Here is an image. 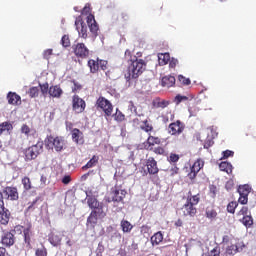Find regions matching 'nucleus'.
I'll return each mask as SVG.
<instances>
[{"label": "nucleus", "mask_w": 256, "mask_h": 256, "mask_svg": "<svg viewBox=\"0 0 256 256\" xmlns=\"http://www.w3.org/2000/svg\"><path fill=\"white\" fill-rule=\"evenodd\" d=\"M131 63L129 64L127 71L124 75L126 81H131L132 79H139L140 75H143L145 69H147V63L145 60L139 59L134 56V60H130Z\"/></svg>", "instance_id": "1"}, {"label": "nucleus", "mask_w": 256, "mask_h": 256, "mask_svg": "<svg viewBox=\"0 0 256 256\" xmlns=\"http://www.w3.org/2000/svg\"><path fill=\"white\" fill-rule=\"evenodd\" d=\"M199 201H201L199 194L193 195V193L189 191L186 203L181 208L183 217H195L197 215V207H195V205H199Z\"/></svg>", "instance_id": "2"}, {"label": "nucleus", "mask_w": 256, "mask_h": 256, "mask_svg": "<svg viewBox=\"0 0 256 256\" xmlns=\"http://www.w3.org/2000/svg\"><path fill=\"white\" fill-rule=\"evenodd\" d=\"M91 13V8L89 6H85L82 10V15H88L86 18V23L90 29V33L94 37H97L99 35V24H97V21L95 20V16Z\"/></svg>", "instance_id": "3"}, {"label": "nucleus", "mask_w": 256, "mask_h": 256, "mask_svg": "<svg viewBox=\"0 0 256 256\" xmlns=\"http://www.w3.org/2000/svg\"><path fill=\"white\" fill-rule=\"evenodd\" d=\"M45 144L48 149H55L57 153H61L65 147V140L63 137H54L50 135L45 139Z\"/></svg>", "instance_id": "4"}, {"label": "nucleus", "mask_w": 256, "mask_h": 256, "mask_svg": "<svg viewBox=\"0 0 256 256\" xmlns=\"http://www.w3.org/2000/svg\"><path fill=\"white\" fill-rule=\"evenodd\" d=\"M43 152V142H37L35 145H32L25 149L24 157L25 161H33L36 157H39Z\"/></svg>", "instance_id": "5"}, {"label": "nucleus", "mask_w": 256, "mask_h": 256, "mask_svg": "<svg viewBox=\"0 0 256 256\" xmlns=\"http://www.w3.org/2000/svg\"><path fill=\"white\" fill-rule=\"evenodd\" d=\"M72 51L78 59H87L91 54V51L83 42H79L72 46Z\"/></svg>", "instance_id": "6"}, {"label": "nucleus", "mask_w": 256, "mask_h": 256, "mask_svg": "<svg viewBox=\"0 0 256 256\" xmlns=\"http://www.w3.org/2000/svg\"><path fill=\"white\" fill-rule=\"evenodd\" d=\"M96 107L102 109L106 117H111L113 114V104L103 96H100L97 99Z\"/></svg>", "instance_id": "7"}, {"label": "nucleus", "mask_w": 256, "mask_h": 256, "mask_svg": "<svg viewBox=\"0 0 256 256\" xmlns=\"http://www.w3.org/2000/svg\"><path fill=\"white\" fill-rule=\"evenodd\" d=\"M184 131L185 123H183L181 120H176L168 125V133L174 137H179V135H181V133Z\"/></svg>", "instance_id": "8"}, {"label": "nucleus", "mask_w": 256, "mask_h": 256, "mask_svg": "<svg viewBox=\"0 0 256 256\" xmlns=\"http://www.w3.org/2000/svg\"><path fill=\"white\" fill-rule=\"evenodd\" d=\"M145 167L144 175H157L159 173V166H157V160L154 157L146 159Z\"/></svg>", "instance_id": "9"}, {"label": "nucleus", "mask_w": 256, "mask_h": 256, "mask_svg": "<svg viewBox=\"0 0 256 256\" xmlns=\"http://www.w3.org/2000/svg\"><path fill=\"white\" fill-rule=\"evenodd\" d=\"M87 107V103H85V100H83L78 95H74L72 99V109L75 111V113H83L85 111V108Z\"/></svg>", "instance_id": "10"}, {"label": "nucleus", "mask_w": 256, "mask_h": 256, "mask_svg": "<svg viewBox=\"0 0 256 256\" xmlns=\"http://www.w3.org/2000/svg\"><path fill=\"white\" fill-rule=\"evenodd\" d=\"M71 139L76 145H85V135L79 128H73L70 131Z\"/></svg>", "instance_id": "11"}, {"label": "nucleus", "mask_w": 256, "mask_h": 256, "mask_svg": "<svg viewBox=\"0 0 256 256\" xmlns=\"http://www.w3.org/2000/svg\"><path fill=\"white\" fill-rule=\"evenodd\" d=\"M3 194L9 201H19V191L16 187L7 186L3 190Z\"/></svg>", "instance_id": "12"}, {"label": "nucleus", "mask_w": 256, "mask_h": 256, "mask_svg": "<svg viewBox=\"0 0 256 256\" xmlns=\"http://www.w3.org/2000/svg\"><path fill=\"white\" fill-rule=\"evenodd\" d=\"M1 243L4 247H13V245H15V234L11 231L4 232L1 238Z\"/></svg>", "instance_id": "13"}, {"label": "nucleus", "mask_w": 256, "mask_h": 256, "mask_svg": "<svg viewBox=\"0 0 256 256\" xmlns=\"http://www.w3.org/2000/svg\"><path fill=\"white\" fill-rule=\"evenodd\" d=\"M112 201L116 203H123L127 195V191L125 190H118L116 187L111 189Z\"/></svg>", "instance_id": "14"}, {"label": "nucleus", "mask_w": 256, "mask_h": 256, "mask_svg": "<svg viewBox=\"0 0 256 256\" xmlns=\"http://www.w3.org/2000/svg\"><path fill=\"white\" fill-rule=\"evenodd\" d=\"M155 145H161V138L150 135L144 143V149L146 151H153Z\"/></svg>", "instance_id": "15"}, {"label": "nucleus", "mask_w": 256, "mask_h": 256, "mask_svg": "<svg viewBox=\"0 0 256 256\" xmlns=\"http://www.w3.org/2000/svg\"><path fill=\"white\" fill-rule=\"evenodd\" d=\"M75 27H76L78 35H79V37H81V39H87V37H89V35L87 34V24H85V22L76 21Z\"/></svg>", "instance_id": "16"}, {"label": "nucleus", "mask_w": 256, "mask_h": 256, "mask_svg": "<svg viewBox=\"0 0 256 256\" xmlns=\"http://www.w3.org/2000/svg\"><path fill=\"white\" fill-rule=\"evenodd\" d=\"M63 240V234L61 232H52L49 235L48 241L53 245V247H59L61 241Z\"/></svg>", "instance_id": "17"}, {"label": "nucleus", "mask_w": 256, "mask_h": 256, "mask_svg": "<svg viewBox=\"0 0 256 256\" xmlns=\"http://www.w3.org/2000/svg\"><path fill=\"white\" fill-rule=\"evenodd\" d=\"M11 212L7 208L0 209V225H9Z\"/></svg>", "instance_id": "18"}, {"label": "nucleus", "mask_w": 256, "mask_h": 256, "mask_svg": "<svg viewBox=\"0 0 256 256\" xmlns=\"http://www.w3.org/2000/svg\"><path fill=\"white\" fill-rule=\"evenodd\" d=\"M48 95L55 99H59L61 98V95H63V89H61V86L59 85L50 86Z\"/></svg>", "instance_id": "19"}, {"label": "nucleus", "mask_w": 256, "mask_h": 256, "mask_svg": "<svg viewBox=\"0 0 256 256\" xmlns=\"http://www.w3.org/2000/svg\"><path fill=\"white\" fill-rule=\"evenodd\" d=\"M9 105H21V96L15 92H9L7 94Z\"/></svg>", "instance_id": "20"}, {"label": "nucleus", "mask_w": 256, "mask_h": 256, "mask_svg": "<svg viewBox=\"0 0 256 256\" xmlns=\"http://www.w3.org/2000/svg\"><path fill=\"white\" fill-rule=\"evenodd\" d=\"M23 237L27 249H31V237H33V232L31 231L30 227L23 230Z\"/></svg>", "instance_id": "21"}, {"label": "nucleus", "mask_w": 256, "mask_h": 256, "mask_svg": "<svg viewBox=\"0 0 256 256\" xmlns=\"http://www.w3.org/2000/svg\"><path fill=\"white\" fill-rule=\"evenodd\" d=\"M171 105V102L168 100H162L161 98L157 97L153 100V106L156 109H165Z\"/></svg>", "instance_id": "22"}, {"label": "nucleus", "mask_w": 256, "mask_h": 256, "mask_svg": "<svg viewBox=\"0 0 256 256\" xmlns=\"http://www.w3.org/2000/svg\"><path fill=\"white\" fill-rule=\"evenodd\" d=\"M162 87H173L175 85V78L174 76H164L161 80Z\"/></svg>", "instance_id": "23"}, {"label": "nucleus", "mask_w": 256, "mask_h": 256, "mask_svg": "<svg viewBox=\"0 0 256 256\" xmlns=\"http://www.w3.org/2000/svg\"><path fill=\"white\" fill-rule=\"evenodd\" d=\"M11 131H13V124L11 122H2L0 124V135H3V133L11 135Z\"/></svg>", "instance_id": "24"}, {"label": "nucleus", "mask_w": 256, "mask_h": 256, "mask_svg": "<svg viewBox=\"0 0 256 256\" xmlns=\"http://www.w3.org/2000/svg\"><path fill=\"white\" fill-rule=\"evenodd\" d=\"M150 241L152 243V246L155 247L156 245H159L163 242V233L161 231L156 232L151 238Z\"/></svg>", "instance_id": "25"}, {"label": "nucleus", "mask_w": 256, "mask_h": 256, "mask_svg": "<svg viewBox=\"0 0 256 256\" xmlns=\"http://www.w3.org/2000/svg\"><path fill=\"white\" fill-rule=\"evenodd\" d=\"M205 217L210 221H215L217 219V210H215L213 207H207Z\"/></svg>", "instance_id": "26"}, {"label": "nucleus", "mask_w": 256, "mask_h": 256, "mask_svg": "<svg viewBox=\"0 0 256 256\" xmlns=\"http://www.w3.org/2000/svg\"><path fill=\"white\" fill-rule=\"evenodd\" d=\"M98 221H99V216H97L95 212H91L87 218V225L95 228L97 226Z\"/></svg>", "instance_id": "27"}, {"label": "nucleus", "mask_w": 256, "mask_h": 256, "mask_svg": "<svg viewBox=\"0 0 256 256\" xmlns=\"http://www.w3.org/2000/svg\"><path fill=\"white\" fill-rule=\"evenodd\" d=\"M120 227L123 233H131V231L133 230V224L125 219L121 220Z\"/></svg>", "instance_id": "28"}, {"label": "nucleus", "mask_w": 256, "mask_h": 256, "mask_svg": "<svg viewBox=\"0 0 256 256\" xmlns=\"http://www.w3.org/2000/svg\"><path fill=\"white\" fill-rule=\"evenodd\" d=\"M220 171H224L228 175H231L233 173V165L229 162H221L219 165Z\"/></svg>", "instance_id": "29"}, {"label": "nucleus", "mask_w": 256, "mask_h": 256, "mask_svg": "<svg viewBox=\"0 0 256 256\" xmlns=\"http://www.w3.org/2000/svg\"><path fill=\"white\" fill-rule=\"evenodd\" d=\"M99 163V156L94 155L87 163L82 167L83 170L91 169Z\"/></svg>", "instance_id": "30"}, {"label": "nucleus", "mask_w": 256, "mask_h": 256, "mask_svg": "<svg viewBox=\"0 0 256 256\" xmlns=\"http://www.w3.org/2000/svg\"><path fill=\"white\" fill-rule=\"evenodd\" d=\"M91 212L95 213V215L98 216L99 219H105V217L107 216V213H105V211L103 210V204H100L98 207L94 208Z\"/></svg>", "instance_id": "31"}, {"label": "nucleus", "mask_w": 256, "mask_h": 256, "mask_svg": "<svg viewBox=\"0 0 256 256\" xmlns=\"http://www.w3.org/2000/svg\"><path fill=\"white\" fill-rule=\"evenodd\" d=\"M88 67L90 69V73H97V71H99V60H93L90 59L88 61Z\"/></svg>", "instance_id": "32"}, {"label": "nucleus", "mask_w": 256, "mask_h": 256, "mask_svg": "<svg viewBox=\"0 0 256 256\" xmlns=\"http://www.w3.org/2000/svg\"><path fill=\"white\" fill-rule=\"evenodd\" d=\"M238 193L239 195L249 197V194L251 193V186H249V184L239 186Z\"/></svg>", "instance_id": "33"}, {"label": "nucleus", "mask_w": 256, "mask_h": 256, "mask_svg": "<svg viewBox=\"0 0 256 256\" xmlns=\"http://www.w3.org/2000/svg\"><path fill=\"white\" fill-rule=\"evenodd\" d=\"M140 129L142 131H145V133H151L153 131V124H150L149 120L142 121V124L140 125Z\"/></svg>", "instance_id": "34"}, {"label": "nucleus", "mask_w": 256, "mask_h": 256, "mask_svg": "<svg viewBox=\"0 0 256 256\" xmlns=\"http://www.w3.org/2000/svg\"><path fill=\"white\" fill-rule=\"evenodd\" d=\"M21 183L25 191H31V189H33L31 178H29L28 176H25L24 178H22Z\"/></svg>", "instance_id": "35"}, {"label": "nucleus", "mask_w": 256, "mask_h": 256, "mask_svg": "<svg viewBox=\"0 0 256 256\" xmlns=\"http://www.w3.org/2000/svg\"><path fill=\"white\" fill-rule=\"evenodd\" d=\"M205 166V162L202 159H197L193 166L191 167V169H193L194 171H196L197 173H199L203 167Z\"/></svg>", "instance_id": "36"}, {"label": "nucleus", "mask_w": 256, "mask_h": 256, "mask_svg": "<svg viewBox=\"0 0 256 256\" xmlns=\"http://www.w3.org/2000/svg\"><path fill=\"white\" fill-rule=\"evenodd\" d=\"M87 203H88V207H90V209H95L102 204V203H99V200H97V198L92 197V196L87 199Z\"/></svg>", "instance_id": "37"}, {"label": "nucleus", "mask_w": 256, "mask_h": 256, "mask_svg": "<svg viewBox=\"0 0 256 256\" xmlns=\"http://www.w3.org/2000/svg\"><path fill=\"white\" fill-rule=\"evenodd\" d=\"M239 253V246L235 244H231L226 248L227 255H237Z\"/></svg>", "instance_id": "38"}, {"label": "nucleus", "mask_w": 256, "mask_h": 256, "mask_svg": "<svg viewBox=\"0 0 256 256\" xmlns=\"http://www.w3.org/2000/svg\"><path fill=\"white\" fill-rule=\"evenodd\" d=\"M40 199H41L40 197H36L32 202H29L26 211L36 210L37 209V203H39Z\"/></svg>", "instance_id": "39"}, {"label": "nucleus", "mask_w": 256, "mask_h": 256, "mask_svg": "<svg viewBox=\"0 0 256 256\" xmlns=\"http://www.w3.org/2000/svg\"><path fill=\"white\" fill-rule=\"evenodd\" d=\"M239 207V203L236 201H232L227 205V211L228 213H231L232 215L235 214V210Z\"/></svg>", "instance_id": "40"}, {"label": "nucleus", "mask_w": 256, "mask_h": 256, "mask_svg": "<svg viewBox=\"0 0 256 256\" xmlns=\"http://www.w3.org/2000/svg\"><path fill=\"white\" fill-rule=\"evenodd\" d=\"M61 45L65 49H67V47H71V39L69 38V35L65 34L64 36H62Z\"/></svg>", "instance_id": "41"}, {"label": "nucleus", "mask_w": 256, "mask_h": 256, "mask_svg": "<svg viewBox=\"0 0 256 256\" xmlns=\"http://www.w3.org/2000/svg\"><path fill=\"white\" fill-rule=\"evenodd\" d=\"M241 221L245 227H251L253 225V217L251 215L243 216Z\"/></svg>", "instance_id": "42"}, {"label": "nucleus", "mask_w": 256, "mask_h": 256, "mask_svg": "<svg viewBox=\"0 0 256 256\" xmlns=\"http://www.w3.org/2000/svg\"><path fill=\"white\" fill-rule=\"evenodd\" d=\"M153 153H155V155H162L163 157H165L167 155V151L165 150V148L161 147V146H157L155 148L152 149Z\"/></svg>", "instance_id": "43"}, {"label": "nucleus", "mask_w": 256, "mask_h": 256, "mask_svg": "<svg viewBox=\"0 0 256 256\" xmlns=\"http://www.w3.org/2000/svg\"><path fill=\"white\" fill-rule=\"evenodd\" d=\"M114 119L118 122L121 123L125 121V115L123 112L119 111L118 109L116 110V113L114 114Z\"/></svg>", "instance_id": "44"}, {"label": "nucleus", "mask_w": 256, "mask_h": 256, "mask_svg": "<svg viewBox=\"0 0 256 256\" xmlns=\"http://www.w3.org/2000/svg\"><path fill=\"white\" fill-rule=\"evenodd\" d=\"M28 95L32 99L35 97H39V87H31L28 91Z\"/></svg>", "instance_id": "45"}, {"label": "nucleus", "mask_w": 256, "mask_h": 256, "mask_svg": "<svg viewBox=\"0 0 256 256\" xmlns=\"http://www.w3.org/2000/svg\"><path fill=\"white\" fill-rule=\"evenodd\" d=\"M40 91L44 97H46L47 93L49 94V83L39 84Z\"/></svg>", "instance_id": "46"}, {"label": "nucleus", "mask_w": 256, "mask_h": 256, "mask_svg": "<svg viewBox=\"0 0 256 256\" xmlns=\"http://www.w3.org/2000/svg\"><path fill=\"white\" fill-rule=\"evenodd\" d=\"M36 256H47V248L45 246H42L41 248H37L35 251Z\"/></svg>", "instance_id": "47"}, {"label": "nucleus", "mask_w": 256, "mask_h": 256, "mask_svg": "<svg viewBox=\"0 0 256 256\" xmlns=\"http://www.w3.org/2000/svg\"><path fill=\"white\" fill-rule=\"evenodd\" d=\"M21 133L29 137L31 135V128L27 124H23L21 127Z\"/></svg>", "instance_id": "48"}, {"label": "nucleus", "mask_w": 256, "mask_h": 256, "mask_svg": "<svg viewBox=\"0 0 256 256\" xmlns=\"http://www.w3.org/2000/svg\"><path fill=\"white\" fill-rule=\"evenodd\" d=\"M178 81L181 83V85H189L191 83V79L186 78L183 75L178 76Z\"/></svg>", "instance_id": "49"}, {"label": "nucleus", "mask_w": 256, "mask_h": 256, "mask_svg": "<svg viewBox=\"0 0 256 256\" xmlns=\"http://www.w3.org/2000/svg\"><path fill=\"white\" fill-rule=\"evenodd\" d=\"M249 213V208L247 206H243L240 211H238L237 216L238 217H245Z\"/></svg>", "instance_id": "50"}, {"label": "nucleus", "mask_w": 256, "mask_h": 256, "mask_svg": "<svg viewBox=\"0 0 256 256\" xmlns=\"http://www.w3.org/2000/svg\"><path fill=\"white\" fill-rule=\"evenodd\" d=\"M208 256H221V248L216 246L208 253Z\"/></svg>", "instance_id": "51"}, {"label": "nucleus", "mask_w": 256, "mask_h": 256, "mask_svg": "<svg viewBox=\"0 0 256 256\" xmlns=\"http://www.w3.org/2000/svg\"><path fill=\"white\" fill-rule=\"evenodd\" d=\"M179 159H180L179 154L170 153L168 161H169V163H177V161H179Z\"/></svg>", "instance_id": "52"}, {"label": "nucleus", "mask_w": 256, "mask_h": 256, "mask_svg": "<svg viewBox=\"0 0 256 256\" xmlns=\"http://www.w3.org/2000/svg\"><path fill=\"white\" fill-rule=\"evenodd\" d=\"M158 57L159 60L162 61V63H164V65H167L169 63V53L160 54Z\"/></svg>", "instance_id": "53"}, {"label": "nucleus", "mask_w": 256, "mask_h": 256, "mask_svg": "<svg viewBox=\"0 0 256 256\" xmlns=\"http://www.w3.org/2000/svg\"><path fill=\"white\" fill-rule=\"evenodd\" d=\"M23 231H25V229L21 225H17L14 227V229L10 230V232H12L13 235H15V233H18V235H21V233H23Z\"/></svg>", "instance_id": "54"}, {"label": "nucleus", "mask_w": 256, "mask_h": 256, "mask_svg": "<svg viewBox=\"0 0 256 256\" xmlns=\"http://www.w3.org/2000/svg\"><path fill=\"white\" fill-rule=\"evenodd\" d=\"M140 232L142 235H149V233H151V228L148 225H143L140 228Z\"/></svg>", "instance_id": "55"}, {"label": "nucleus", "mask_w": 256, "mask_h": 256, "mask_svg": "<svg viewBox=\"0 0 256 256\" xmlns=\"http://www.w3.org/2000/svg\"><path fill=\"white\" fill-rule=\"evenodd\" d=\"M108 64H109V62H107V60H98V65H99L100 69H102V71H107Z\"/></svg>", "instance_id": "56"}, {"label": "nucleus", "mask_w": 256, "mask_h": 256, "mask_svg": "<svg viewBox=\"0 0 256 256\" xmlns=\"http://www.w3.org/2000/svg\"><path fill=\"white\" fill-rule=\"evenodd\" d=\"M51 55H53V49H46L43 52V57L44 59H46L47 61H49V59H51Z\"/></svg>", "instance_id": "57"}, {"label": "nucleus", "mask_w": 256, "mask_h": 256, "mask_svg": "<svg viewBox=\"0 0 256 256\" xmlns=\"http://www.w3.org/2000/svg\"><path fill=\"white\" fill-rule=\"evenodd\" d=\"M222 159H229V157H233V155H235V152L231 151V150H225L222 152Z\"/></svg>", "instance_id": "58"}, {"label": "nucleus", "mask_w": 256, "mask_h": 256, "mask_svg": "<svg viewBox=\"0 0 256 256\" xmlns=\"http://www.w3.org/2000/svg\"><path fill=\"white\" fill-rule=\"evenodd\" d=\"M209 191H210L211 197H213V199H215V197H217V186L210 185Z\"/></svg>", "instance_id": "59"}, {"label": "nucleus", "mask_w": 256, "mask_h": 256, "mask_svg": "<svg viewBox=\"0 0 256 256\" xmlns=\"http://www.w3.org/2000/svg\"><path fill=\"white\" fill-rule=\"evenodd\" d=\"M238 201L239 203H241V205H247L249 201V196L240 195Z\"/></svg>", "instance_id": "60"}, {"label": "nucleus", "mask_w": 256, "mask_h": 256, "mask_svg": "<svg viewBox=\"0 0 256 256\" xmlns=\"http://www.w3.org/2000/svg\"><path fill=\"white\" fill-rule=\"evenodd\" d=\"M71 181H72L71 175H65V176L62 178V183H63V185H69Z\"/></svg>", "instance_id": "61"}, {"label": "nucleus", "mask_w": 256, "mask_h": 256, "mask_svg": "<svg viewBox=\"0 0 256 256\" xmlns=\"http://www.w3.org/2000/svg\"><path fill=\"white\" fill-rule=\"evenodd\" d=\"M187 96H181V95H177L175 97V101L177 103V105H179V103H181L182 101H187Z\"/></svg>", "instance_id": "62"}, {"label": "nucleus", "mask_w": 256, "mask_h": 256, "mask_svg": "<svg viewBox=\"0 0 256 256\" xmlns=\"http://www.w3.org/2000/svg\"><path fill=\"white\" fill-rule=\"evenodd\" d=\"M197 173H199V172H196V171H194L193 168H191V171L188 174V178L191 179V181H193V179H195V177H197Z\"/></svg>", "instance_id": "63"}, {"label": "nucleus", "mask_w": 256, "mask_h": 256, "mask_svg": "<svg viewBox=\"0 0 256 256\" xmlns=\"http://www.w3.org/2000/svg\"><path fill=\"white\" fill-rule=\"evenodd\" d=\"M0 256H9V253H7V249H5V247H0Z\"/></svg>", "instance_id": "64"}]
</instances>
